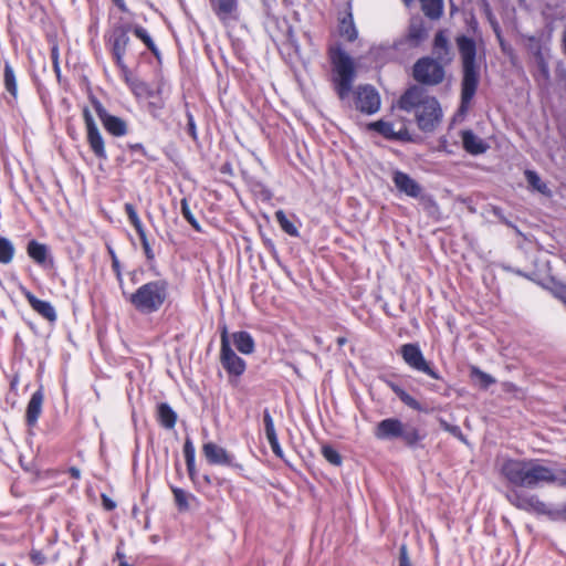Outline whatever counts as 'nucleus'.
Masks as SVG:
<instances>
[{"mask_svg": "<svg viewBox=\"0 0 566 566\" xmlns=\"http://www.w3.org/2000/svg\"><path fill=\"white\" fill-rule=\"evenodd\" d=\"M398 105L401 109L415 114L418 127L423 132H432L442 117L437 98L418 85L410 86L401 95Z\"/></svg>", "mask_w": 566, "mask_h": 566, "instance_id": "1", "label": "nucleus"}, {"mask_svg": "<svg viewBox=\"0 0 566 566\" xmlns=\"http://www.w3.org/2000/svg\"><path fill=\"white\" fill-rule=\"evenodd\" d=\"M462 62L461 109H465L475 95L480 81V65L476 62L475 42L464 35L457 38Z\"/></svg>", "mask_w": 566, "mask_h": 566, "instance_id": "2", "label": "nucleus"}, {"mask_svg": "<svg viewBox=\"0 0 566 566\" xmlns=\"http://www.w3.org/2000/svg\"><path fill=\"white\" fill-rule=\"evenodd\" d=\"M501 472L510 483L516 486L535 489L545 484L547 465L534 459H509L502 464Z\"/></svg>", "mask_w": 566, "mask_h": 566, "instance_id": "3", "label": "nucleus"}, {"mask_svg": "<svg viewBox=\"0 0 566 566\" xmlns=\"http://www.w3.org/2000/svg\"><path fill=\"white\" fill-rule=\"evenodd\" d=\"M333 66L335 90L340 99H345L356 76L355 62L339 44L332 45L328 51Z\"/></svg>", "mask_w": 566, "mask_h": 566, "instance_id": "4", "label": "nucleus"}, {"mask_svg": "<svg viewBox=\"0 0 566 566\" xmlns=\"http://www.w3.org/2000/svg\"><path fill=\"white\" fill-rule=\"evenodd\" d=\"M168 296V284L164 280L148 282L129 295V302L140 313L158 311Z\"/></svg>", "mask_w": 566, "mask_h": 566, "instance_id": "5", "label": "nucleus"}, {"mask_svg": "<svg viewBox=\"0 0 566 566\" xmlns=\"http://www.w3.org/2000/svg\"><path fill=\"white\" fill-rule=\"evenodd\" d=\"M443 65L432 57L419 59L412 69L413 78L423 85H438L444 80Z\"/></svg>", "mask_w": 566, "mask_h": 566, "instance_id": "6", "label": "nucleus"}, {"mask_svg": "<svg viewBox=\"0 0 566 566\" xmlns=\"http://www.w3.org/2000/svg\"><path fill=\"white\" fill-rule=\"evenodd\" d=\"M507 500L512 505L520 510L538 515H546L552 521V513H554L555 509H549L548 505L536 494L523 491H513L507 494Z\"/></svg>", "mask_w": 566, "mask_h": 566, "instance_id": "7", "label": "nucleus"}, {"mask_svg": "<svg viewBox=\"0 0 566 566\" xmlns=\"http://www.w3.org/2000/svg\"><path fill=\"white\" fill-rule=\"evenodd\" d=\"M399 352L405 363L413 370L423 373L433 379H441L440 375L424 358L420 347L417 344H405L400 347Z\"/></svg>", "mask_w": 566, "mask_h": 566, "instance_id": "8", "label": "nucleus"}, {"mask_svg": "<svg viewBox=\"0 0 566 566\" xmlns=\"http://www.w3.org/2000/svg\"><path fill=\"white\" fill-rule=\"evenodd\" d=\"M221 364L223 368L233 376H241L245 370V361L239 357L231 348L227 329L224 328L221 334Z\"/></svg>", "mask_w": 566, "mask_h": 566, "instance_id": "9", "label": "nucleus"}, {"mask_svg": "<svg viewBox=\"0 0 566 566\" xmlns=\"http://www.w3.org/2000/svg\"><path fill=\"white\" fill-rule=\"evenodd\" d=\"M355 107L357 111L371 115L380 108V96L370 85L359 86L355 92Z\"/></svg>", "mask_w": 566, "mask_h": 566, "instance_id": "10", "label": "nucleus"}, {"mask_svg": "<svg viewBox=\"0 0 566 566\" xmlns=\"http://www.w3.org/2000/svg\"><path fill=\"white\" fill-rule=\"evenodd\" d=\"M96 114L105 129L114 136H124L127 132L126 123L116 116L109 115L104 106L96 99L93 101Z\"/></svg>", "mask_w": 566, "mask_h": 566, "instance_id": "11", "label": "nucleus"}, {"mask_svg": "<svg viewBox=\"0 0 566 566\" xmlns=\"http://www.w3.org/2000/svg\"><path fill=\"white\" fill-rule=\"evenodd\" d=\"M392 181L396 186V188L405 193L408 197L411 198H418L421 195L422 188L421 186L412 179L409 175L396 170L392 174Z\"/></svg>", "mask_w": 566, "mask_h": 566, "instance_id": "12", "label": "nucleus"}, {"mask_svg": "<svg viewBox=\"0 0 566 566\" xmlns=\"http://www.w3.org/2000/svg\"><path fill=\"white\" fill-rule=\"evenodd\" d=\"M210 3L212 11L223 24L238 18V0H210Z\"/></svg>", "mask_w": 566, "mask_h": 566, "instance_id": "13", "label": "nucleus"}, {"mask_svg": "<svg viewBox=\"0 0 566 566\" xmlns=\"http://www.w3.org/2000/svg\"><path fill=\"white\" fill-rule=\"evenodd\" d=\"M202 452L210 464L230 465L232 463V455L224 448L213 442L205 443Z\"/></svg>", "mask_w": 566, "mask_h": 566, "instance_id": "14", "label": "nucleus"}, {"mask_svg": "<svg viewBox=\"0 0 566 566\" xmlns=\"http://www.w3.org/2000/svg\"><path fill=\"white\" fill-rule=\"evenodd\" d=\"M402 422L396 418L381 420L376 429L375 437L380 440L399 438Z\"/></svg>", "mask_w": 566, "mask_h": 566, "instance_id": "15", "label": "nucleus"}, {"mask_svg": "<svg viewBox=\"0 0 566 566\" xmlns=\"http://www.w3.org/2000/svg\"><path fill=\"white\" fill-rule=\"evenodd\" d=\"M263 423H264V432L265 437L270 443V447L273 453L277 458H283V450L279 443L277 434L274 427L273 418L269 411V409H264L263 411Z\"/></svg>", "mask_w": 566, "mask_h": 566, "instance_id": "16", "label": "nucleus"}, {"mask_svg": "<svg viewBox=\"0 0 566 566\" xmlns=\"http://www.w3.org/2000/svg\"><path fill=\"white\" fill-rule=\"evenodd\" d=\"M129 43V36L126 31L118 30L113 34V54L116 60V64L125 70L124 55Z\"/></svg>", "mask_w": 566, "mask_h": 566, "instance_id": "17", "label": "nucleus"}, {"mask_svg": "<svg viewBox=\"0 0 566 566\" xmlns=\"http://www.w3.org/2000/svg\"><path fill=\"white\" fill-rule=\"evenodd\" d=\"M44 400V395L42 388L38 389L29 400L27 411H25V420L27 423L31 427L35 426L38 419L42 412V405Z\"/></svg>", "mask_w": 566, "mask_h": 566, "instance_id": "18", "label": "nucleus"}, {"mask_svg": "<svg viewBox=\"0 0 566 566\" xmlns=\"http://www.w3.org/2000/svg\"><path fill=\"white\" fill-rule=\"evenodd\" d=\"M24 296L28 300L31 307L41 316L50 322L56 319V312L51 303L36 298L31 292L25 291Z\"/></svg>", "mask_w": 566, "mask_h": 566, "instance_id": "19", "label": "nucleus"}, {"mask_svg": "<svg viewBox=\"0 0 566 566\" xmlns=\"http://www.w3.org/2000/svg\"><path fill=\"white\" fill-rule=\"evenodd\" d=\"M432 51L436 56L434 60H437L441 64L449 63L451 61L449 41L443 31H439L436 34Z\"/></svg>", "mask_w": 566, "mask_h": 566, "instance_id": "20", "label": "nucleus"}, {"mask_svg": "<svg viewBox=\"0 0 566 566\" xmlns=\"http://www.w3.org/2000/svg\"><path fill=\"white\" fill-rule=\"evenodd\" d=\"M462 144L464 149L472 155L483 154L488 149V145L471 130L462 132Z\"/></svg>", "mask_w": 566, "mask_h": 566, "instance_id": "21", "label": "nucleus"}, {"mask_svg": "<svg viewBox=\"0 0 566 566\" xmlns=\"http://www.w3.org/2000/svg\"><path fill=\"white\" fill-rule=\"evenodd\" d=\"M86 133H87V143H88L92 151L95 154L96 157L105 160L107 158L106 150H105V144H104V139H103L98 128H93L91 130H87Z\"/></svg>", "mask_w": 566, "mask_h": 566, "instance_id": "22", "label": "nucleus"}, {"mask_svg": "<svg viewBox=\"0 0 566 566\" xmlns=\"http://www.w3.org/2000/svg\"><path fill=\"white\" fill-rule=\"evenodd\" d=\"M232 340L240 353L249 355L254 352V340L249 333L243 331L235 332L232 334Z\"/></svg>", "mask_w": 566, "mask_h": 566, "instance_id": "23", "label": "nucleus"}, {"mask_svg": "<svg viewBox=\"0 0 566 566\" xmlns=\"http://www.w3.org/2000/svg\"><path fill=\"white\" fill-rule=\"evenodd\" d=\"M423 434L412 424L403 423L401 426L399 438L409 447L416 446L423 439Z\"/></svg>", "mask_w": 566, "mask_h": 566, "instance_id": "24", "label": "nucleus"}, {"mask_svg": "<svg viewBox=\"0 0 566 566\" xmlns=\"http://www.w3.org/2000/svg\"><path fill=\"white\" fill-rule=\"evenodd\" d=\"M158 419L163 427L171 429L176 424L177 415L168 403L163 402L158 406Z\"/></svg>", "mask_w": 566, "mask_h": 566, "instance_id": "25", "label": "nucleus"}, {"mask_svg": "<svg viewBox=\"0 0 566 566\" xmlns=\"http://www.w3.org/2000/svg\"><path fill=\"white\" fill-rule=\"evenodd\" d=\"M29 256L39 264H44L48 258V248L38 241H30L27 248Z\"/></svg>", "mask_w": 566, "mask_h": 566, "instance_id": "26", "label": "nucleus"}, {"mask_svg": "<svg viewBox=\"0 0 566 566\" xmlns=\"http://www.w3.org/2000/svg\"><path fill=\"white\" fill-rule=\"evenodd\" d=\"M339 34L347 41H354L357 39V29L355 27L353 17L348 13L339 22Z\"/></svg>", "mask_w": 566, "mask_h": 566, "instance_id": "27", "label": "nucleus"}, {"mask_svg": "<svg viewBox=\"0 0 566 566\" xmlns=\"http://www.w3.org/2000/svg\"><path fill=\"white\" fill-rule=\"evenodd\" d=\"M427 38V31L421 22H411L407 40L411 45L420 44Z\"/></svg>", "mask_w": 566, "mask_h": 566, "instance_id": "28", "label": "nucleus"}, {"mask_svg": "<svg viewBox=\"0 0 566 566\" xmlns=\"http://www.w3.org/2000/svg\"><path fill=\"white\" fill-rule=\"evenodd\" d=\"M424 14L431 19H438L443 11V0H420Z\"/></svg>", "mask_w": 566, "mask_h": 566, "instance_id": "29", "label": "nucleus"}, {"mask_svg": "<svg viewBox=\"0 0 566 566\" xmlns=\"http://www.w3.org/2000/svg\"><path fill=\"white\" fill-rule=\"evenodd\" d=\"M171 491H172V494L175 497V503L178 506V510L182 511V512L188 511L190 507L189 501L195 500V496L191 494H188L182 489H179L176 486H172Z\"/></svg>", "mask_w": 566, "mask_h": 566, "instance_id": "30", "label": "nucleus"}, {"mask_svg": "<svg viewBox=\"0 0 566 566\" xmlns=\"http://www.w3.org/2000/svg\"><path fill=\"white\" fill-rule=\"evenodd\" d=\"M14 255V247L12 242L3 237H0V263L8 264L12 261Z\"/></svg>", "mask_w": 566, "mask_h": 566, "instance_id": "31", "label": "nucleus"}, {"mask_svg": "<svg viewBox=\"0 0 566 566\" xmlns=\"http://www.w3.org/2000/svg\"><path fill=\"white\" fill-rule=\"evenodd\" d=\"M275 219L284 232H286L287 234H290L292 237L298 235L297 228L294 226V223L292 221L289 220V218L286 217V214L283 210H277L275 212Z\"/></svg>", "mask_w": 566, "mask_h": 566, "instance_id": "32", "label": "nucleus"}, {"mask_svg": "<svg viewBox=\"0 0 566 566\" xmlns=\"http://www.w3.org/2000/svg\"><path fill=\"white\" fill-rule=\"evenodd\" d=\"M545 484H556L558 486L566 488V470H553L547 467V473L545 474Z\"/></svg>", "mask_w": 566, "mask_h": 566, "instance_id": "33", "label": "nucleus"}, {"mask_svg": "<svg viewBox=\"0 0 566 566\" xmlns=\"http://www.w3.org/2000/svg\"><path fill=\"white\" fill-rule=\"evenodd\" d=\"M525 177L528 182V185L536 191L543 193V195H549V190L545 182L542 181L539 176L532 170L525 171Z\"/></svg>", "mask_w": 566, "mask_h": 566, "instance_id": "34", "label": "nucleus"}, {"mask_svg": "<svg viewBox=\"0 0 566 566\" xmlns=\"http://www.w3.org/2000/svg\"><path fill=\"white\" fill-rule=\"evenodd\" d=\"M4 86L7 91L13 96H17V81L13 69L9 64V62L4 63Z\"/></svg>", "mask_w": 566, "mask_h": 566, "instance_id": "35", "label": "nucleus"}, {"mask_svg": "<svg viewBox=\"0 0 566 566\" xmlns=\"http://www.w3.org/2000/svg\"><path fill=\"white\" fill-rule=\"evenodd\" d=\"M370 128L380 133L385 137H389V138H392V137L399 138L400 137V133H396L394 130V125L388 122L378 120V122L371 123Z\"/></svg>", "mask_w": 566, "mask_h": 566, "instance_id": "36", "label": "nucleus"}, {"mask_svg": "<svg viewBox=\"0 0 566 566\" xmlns=\"http://www.w3.org/2000/svg\"><path fill=\"white\" fill-rule=\"evenodd\" d=\"M470 370H471V376L478 380L479 385L483 389H486L489 386H491L492 384L495 382V379L491 375L482 371L478 367L473 366V367H471Z\"/></svg>", "mask_w": 566, "mask_h": 566, "instance_id": "37", "label": "nucleus"}, {"mask_svg": "<svg viewBox=\"0 0 566 566\" xmlns=\"http://www.w3.org/2000/svg\"><path fill=\"white\" fill-rule=\"evenodd\" d=\"M125 211L128 217V220L135 228L136 232H142V230H144V227H143V223H142L134 206L132 203H126Z\"/></svg>", "mask_w": 566, "mask_h": 566, "instance_id": "38", "label": "nucleus"}, {"mask_svg": "<svg viewBox=\"0 0 566 566\" xmlns=\"http://www.w3.org/2000/svg\"><path fill=\"white\" fill-rule=\"evenodd\" d=\"M134 33L138 39H140L146 44V46L150 51L156 52V46H155L154 41L151 40L150 35L143 27H139V25L135 27Z\"/></svg>", "mask_w": 566, "mask_h": 566, "instance_id": "39", "label": "nucleus"}, {"mask_svg": "<svg viewBox=\"0 0 566 566\" xmlns=\"http://www.w3.org/2000/svg\"><path fill=\"white\" fill-rule=\"evenodd\" d=\"M322 453L329 463L334 465H339L342 463V457L334 448L324 446L322 448Z\"/></svg>", "mask_w": 566, "mask_h": 566, "instance_id": "40", "label": "nucleus"}, {"mask_svg": "<svg viewBox=\"0 0 566 566\" xmlns=\"http://www.w3.org/2000/svg\"><path fill=\"white\" fill-rule=\"evenodd\" d=\"M181 205V213L184 216V218L196 229V230H200V227H199V223L198 221L196 220V218L193 217L190 208H189V205H188V200L186 198H184L180 202Z\"/></svg>", "mask_w": 566, "mask_h": 566, "instance_id": "41", "label": "nucleus"}, {"mask_svg": "<svg viewBox=\"0 0 566 566\" xmlns=\"http://www.w3.org/2000/svg\"><path fill=\"white\" fill-rule=\"evenodd\" d=\"M399 399L405 405H407L408 407H410L413 410H419V411L422 410L421 405L412 396H410L407 391L400 392Z\"/></svg>", "mask_w": 566, "mask_h": 566, "instance_id": "42", "label": "nucleus"}, {"mask_svg": "<svg viewBox=\"0 0 566 566\" xmlns=\"http://www.w3.org/2000/svg\"><path fill=\"white\" fill-rule=\"evenodd\" d=\"M195 454H196V450H195L192 441L190 439H186L185 444H184L185 460L186 459H189L190 461L195 460Z\"/></svg>", "mask_w": 566, "mask_h": 566, "instance_id": "43", "label": "nucleus"}, {"mask_svg": "<svg viewBox=\"0 0 566 566\" xmlns=\"http://www.w3.org/2000/svg\"><path fill=\"white\" fill-rule=\"evenodd\" d=\"M137 234H138V237L140 239V242H142L143 248H144L146 256L148 259H153L154 255H153L151 249L149 247V243H148L145 230H142V232H137Z\"/></svg>", "mask_w": 566, "mask_h": 566, "instance_id": "44", "label": "nucleus"}, {"mask_svg": "<svg viewBox=\"0 0 566 566\" xmlns=\"http://www.w3.org/2000/svg\"><path fill=\"white\" fill-rule=\"evenodd\" d=\"M83 117H84V122H85V126H86V132L91 130L93 128H97V126L94 122L93 115L91 114V112L87 108L83 109Z\"/></svg>", "mask_w": 566, "mask_h": 566, "instance_id": "45", "label": "nucleus"}, {"mask_svg": "<svg viewBox=\"0 0 566 566\" xmlns=\"http://www.w3.org/2000/svg\"><path fill=\"white\" fill-rule=\"evenodd\" d=\"M552 521H563L566 522V503L560 509H555L554 513H552Z\"/></svg>", "mask_w": 566, "mask_h": 566, "instance_id": "46", "label": "nucleus"}, {"mask_svg": "<svg viewBox=\"0 0 566 566\" xmlns=\"http://www.w3.org/2000/svg\"><path fill=\"white\" fill-rule=\"evenodd\" d=\"M441 426L444 430L449 431L453 436L463 440V434L458 426H451V424L447 423L446 421H441Z\"/></svg>", "mask_w": 566, "mask_h": 566, "instance_id": "47", "label": "nucleus"}, {"mask_svg": "<svg viewBox=\"0 0 566 566\" xmlns=\"http://www.w3.org/2000/svg\"><path fill=\"white\" fill-rule=\"evenodd\" d=\"M399 566H412L408 556V551L406 545H401L400 555H399Z\"/></svg>", "mask_w": 566, "mask_h": 566, "instance_id": "48", "label": "nucleus"}, {"mask_svg": "<svg viewBox=\"0 0 566 566\" xmlns=\"http://www.w3.org/2000/svg\"><path fill=\"white\" fill-rule=\"evenodd\" d=\"M31 560L36 565L41 566L45 563V556L40 551H32L30 554Z\"/></svg>", "mask_w": 566, "mask_h": 566, "instance_id": "49", "label": "nucleus"}, {"mask_svg": "<svg viewBox=\"0 0 566 566\" xmlns=\"http://www.w3.org/2000/svg\"><path fill=\"white\" fill-rule=\"evenodd\" d=\"M555 295L566 304V287L560 286L555 290Z\"/></svg>", "mask_w": 566, "mask_h": 566, "instance_id": "50", "label": "nucleus"}, {"mask_svg": "<svg viewBox=\"0 0 566 566\" xmlns=\"http://www.w3.org/2000/svg\"><path fill=\"white\" fill-rule=\"evenodd\" d=\"M186 464H187V470L189 472V475L190 476H193L195 473H196V469H195V460H189V459H186Z\"/></svg>", "mask_w": 566, "mask_h": 566, "instance_id": "51", "label": "nucleus"}, {"mask_svg": "<svg viewBox=\"0 0 566 566\" xmlns=\"http://www.w3.org/2000/svg\"><path fill=\"white\" fill-rule=\"evenodd\" d=\"M103 504L107 510H113L115 507V503L105 495H103Z\"/></svg>", "mask_w": 566, "mask_h": 566, "instance_id": "52", "label": "nucleus"}, {"mask_svg": "<svg viewBox=\"0 0 566 566\" xmlns=\"http://www.w3.org/2000/svg\"><path fill=\"white\" fill-rule=\"evenodd\" d=\"M389 386L390 388L392 389V391L398 396L400 397V392H405V390L399 387L398 385L394 384V382H389Z\"/></svg>", "mask_w": 566, "mask_h": 566, "instance_id": "53", "label": "nucleus"}, {"mask_svg": "<svg viewBox=\"0 0 566 566\" xmlns=\"http://www.w3.org/2000/svg\"><path fill=\"white\" fill-rule=\"evenodd\" d=\"M69 472H70L71 476L74 479L81 478V471H80V469H77L75 467L70 468Z\"/></svg>", "mask_w": 566, "mask_h": 566, "instance_id": "54", "label": "nucleus"}, {"mask_svg": "<svg viewBox=\"0 0 566 566\" xmlns=\"http://www.w3.org/2000/svg\"><path fill=\"white\" fill-rule=\"evenodd\" d=\"M115 2V4L122 10V11H127V8L125 6V2L124 0H113Z\"/></svg>", "mask_w": 566, "mask_h": 566, "instance_id": "55", "label": "nucleus"}, {"mask_svg": "<svg viewBox=\"0 0 566 566\" xmlns=\"http://www.w3.org/2000/svg\"><path fill=\"white\" fill-rule=\"evenodd\" d=\"M52 55H53L54 60L56 61V57H57V50H56V48H54L52 50Z\"/></svg>", "mask_w": 566, "mask_h": 566, "instance_id": "56", "label": "nucleus"}, {"mask_svg": "<svg viewBox=\"0 0 566 566\" xmlns=\"http://www.w3.org/2000/svg\"><path fill=\"white\" fill-rule=\"evenodd\" d=\"M113 266L115 270L118 269V261L116 259L113 260Z\"/></svg>", "mask_w": 566, "mask_h": 566, "instance_id": "57", "label": "nucleus"}, {"mask_svg": "<svg viewBox=\"0 0 566 566\" xmlns=\"http://www.w3.org/2000/svg\"><path fill=\"white\" fill-rule=\"evenodd\" d=\"M402 1L406 3V6H410L415 0H402Z\"/></svg>", "mask_w": 566, "mask_h": 566, "instance_id": "58", "label": "nucleus"}]
</instances>
